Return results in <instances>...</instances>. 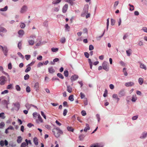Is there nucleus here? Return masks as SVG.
<instances>
[{"mask_svg": "<svg viewBox=\"0 0 147 147\" xmlns=\"http://www.w3.org/2000/svg\"><path fill=\"white\" fill-rule=\"evenodd\" d=\"M53 132L54 135L56 138L59 137L61 134H63V131L59 128H55L53 129Z\"/></svg>", "mask_w": 147, "mask_h": 147, "instance_id": "f257e3e1", "label": "nucleus"}, {"mask_svg": "<svg viewBox=\"0 0 147 147\" xmlns=\"http://www.w3.org/2000/svg\"><path fill=\"white\" fill-rule=\"evenodd\" d=\"M6 78L4 76H2L0 77V84L1 85H3L6 81Z\"/></svg>", "mask_w": 147, "mask_h": 147, "instance_id": "f03ea898", "label": "nucleus"}, {"mask_svg": "<svg viewBox=\"0 0 147 147\" xmlns=\"http://www.w3.org/2000/svg\"><path fill=\"white\" fill-rule=\"evenodd\" d=\"M14 105V107L12 109V110H18L19 109L20 107V105L19 103L17 102L13 104Z\"/></svg>", "mask_w": 147, "mask_h": 147, "instance_id": "7ed1b4c3", "label": "nucleus"}, {"mask_svg": "<svg viewBox=\"0 0 147 147\" xmlns=\"http://www.w3.org/2000/svg\"><path fill=\"white\" fill-rule=\"evenodd\" d=\"M0 48H1L4 53L5 56H7V53L8 52V50L6 47H3L1 46H0Z\"/></svg>", "mask_w": 147, "mask_h": 147, "instance_id": "20e7f679", "label": "nucleus"}, {"mask_svg": "<svg viewBox=\"0 0 147 147\" xmlns=\"http://www.w3.org/2000/svg\"><path fill=\"white\" fill-rule=\"evenodd\" d=\"M68 7V5L67 4H65L63 7L62 8V12L63 13H65L67 11Z\"/></svg>", "mask_w": 147, "mask_h": 147, "instance_id": "39448f33", "label": "nucleus"}, {"mask_svg": "<svg viewBox=\"0 0 147 147\" xmlns=\"http://www.w3.org/2000/svg\"><path fill=\"white\" fill-rule=\"evenodd\" d=\"M38 119L36 120V122L37 123H38L39 122H40L41 123L43 122V120L40 116V115L38 114Z\"/></svg>", "mask_w": 147, "mask_h": 147, "instance_id": "423d86ee", "label": "nucleus"}, {"mask_svg": "<svg viewBox=\"0 0 147 147\" xmlns=\"http://www.w3.org/2000/svg\"><path fill=\"white\" fill-rule=\"evenodd\" d=\"M27 7L26 6H23L21 8L20 12L22 13H23L25 12L27 10Z\"/></svg>", "mask_w": 147, "mask_h": 147, "instance_id": "0eeeda50", "label": "nucleus"}, {"mask_svg": "<svg viewBox=\"0 0 147 147\" xmlns=\"http://www.w3.org/2000/svg\"><path fill=\"white\" fill-rule=\"evenodd\" d=\"M102 65L104 69L106 71L108 70V68H107V64L106 62H104L103 63Z\"/></svg>", "mask_w": 147, "mask_h": 147, "instance_id": "6e6552de", "label": "nucleus"}, {"mask_svg": "<svg viewBox=\"0 0 147 147\" xmlns=\"http://www.w3.org/2000/svg\"><path fill=\"white\" fill-rule=\"evenodd\" d=\"M34 87L36 91H38V90L39 88V84L38 82H37L35 83Z\"/></svg>", "mask_w": 147, "mask_h": 147, "instance_id": "1a4fd4ad", "label": "nucleus"}, {"mask_svg": "<svg viewBox=\"0 0 147 147\" xmlns=\"http://www.w3.org/2000/svg\"><path fill=\"white\" fill-rule=\"evenodd\" d=\"M18 33L20 37L22 36L24 34V32L23 30H20Z\"/></svg>", "mask_w": 147, "mask_h": 147, "instance_id": "9d476101", "label": "nucleus"}, {"mask_svg": "<svg viewBox=\"0 0 147 147\" xmlns=\"http://www.w3.org/2000/svg\"><path fill=\"white\" fill-rule=\"evenodd\" d=\"M134 83L132 82H127L125 84V86L127 87L131 86L133 85Z\"/></svg>", "mask_w": 147, "mask_h": 147, "instance_id": "9b49d317", "label": "nucleus"}, {"mask_svg": "<svg viewBox=\"0 0 147 147\" xmlns=\"http://www.w3.org/2000/svg\"><path fill=\"white\" fill-rule=\"evenodd\" d=\"M90 129V127H89V125L88 123L86 124V127L84 129V131L85 132H87V130H89Z\"/></svg>", "mask_w": 147, "mask_h": 147, "instance_id": "f8f14e48", "label": "nucleus"}, {"mask_svg": "<svg viewBox=\"0 0 147 147\" xmlns=\"http://www.w3.org/2000/svg\"><path fill=\"white\" fill-rule=\"evenodd\" d=\"M72 88L69 86H67V90L69 93L72 92Z\"/></svg>", "mask_w": 147, "mask_h": 147, "instance_id": "ddd939ff", "label": "nucleus"}, {"mask_svg": "<svg viewBox=\"0 0 147 147\" xmlns=\"http://www.w3.org/2000/svg\"><path fill=\"white\" fill-rule=\"evenodd\" d=\"M78 78V76L76 75H74L72 76L71 78V80L72 81H74L76 80Z\"/></svg>", "mask_w": 147, "mask_h": 147, "instance_id": "4468645a", "label": "nucleus"}, {"mask_svg": "<svg viewBox=\"0 0 147 147\" xmlns=\"http://www.w3.org/2000/svg\"><path fill=\"white\" fill-rule=\"evenodd\" d=\"M0 32H7L6 30L4 28L0 26Z\"/></svg>", "mask_w": 147, "mask_h": 147, "instance_id": "2eb2a0df", "label": "nucleus"}, {"mask_svg": "<svg viewBox=\"0 0 147 147\" xmlns=\"http://www.w3.org/2000/svg\"><path fill=\"white\" fill-rule=\"evenodd\" d=\"M33 141L34 144L37 145L38 144V139L36 137H34L33 139Z\"/></svg>", "mask_w": 147, "mask_h": 147, "instance_id": "dca6fc26", "label": "nucleus"}, {"mask_svg": "<svg viewBox=\"0 0 147 147\" xmlns=\"http://www.w3.org/2000/svg\"><path fill=\"white\" fill-rule=\"evenodd\" d=\"M138 82L140 85H142L143 82V79L141 78H139Z\"/></svg>", "mask_w": 147, "mask_h": 147, "instance_id": "f3484780", "label": "nucleus"}, {"mask_svg": "<svg viewBox=\"0 0 147 147\" xmlns=\"http://www.w3.org/2000/svg\"><path fill=\"white\" fill-rule=\"evenodd\" d=\"M49 71L50 73H53L55 71V70L53 67H51L49 68Z\"/></svg>", "mask_w": 147, "mask_h": 147, "instance_id": "a211bd4d", "label": "nucleus"}, {"mask_svg": "<svg viewBox=\"0 0 147 147\" xmlns=\"http://www.w3.org/2000/svg\"><path fill=\"white\" fill-rule=\"evenodd\" d=\"M68 99L69 100L71 101H73L74 100V96L73 95H71L68 98Z\"/></svg>", "mask_w": 147, "mask_h": 147, "instance_id": "6ab92c4d", "label": "nucleus"}, {"mask_svg": "<svg viewBox=\"0 0 147 147\" xmlns=\"http://www.w3.org/2000/svg\"><path fill=\"white\" fill-rule=\"evenodd\" d=\"M73 1L72 0H65V1L66 2L69 3L71 5H73L74 4Z\"/></svg>", "mask_w": 147, "mask_h": 147, "instance_id": "aec40b11", "label": "nucleus"}, {"mask_svg": "<svg viewBox=\"0 0 147 147\" xmlns=\"http://www.w3.org/2000/svg\"><path fill=\"white\" fill-rule=\"evenodd\" d=\"M113 98H115L117 100V101L118 102L119 100V98H118L117 95L116 94H113Z\"/></svg>", "mask_w": 147, "mask_h": 147, "instance_id": "412c9836", "label": "nucleus"}, {"mask_svg": "<svg viewBox=\"0 0 147 147\" xmlns=\"http://www.w3.org/2000/svg\"><path fill=\"white\" fill-rule=\"evenodd\" d=\"M67 130L69 131H71L73 132L74 131V129L71 127L68 126L67 127Z\"/></svg>", "mask_w": 147, "mask_h": 147, "instance_id": "4be33fe9", "label": "nucleus"}, {"mask_svg": "<svg viewBox=\"0 0 147 147\" xmlns=\"http://www.w3.org/2000/svg\"><path fill=\"white\" fill-rule=\"evenodd\" d=\"M61 2V0H57L54 1L52 3L54 4H56L60 3Z\"/></svg>", "mask_w": 147, "mask_h": 147, "instance_id": "5701e85b", "label": "nucleus"}, {"mask_svg": "<svg viewBox=\"0 0 147 147\" xmlns=\"http://www.w3.org/2000/svg\"><path fill=\"white\" fill-rule=\"evenodd\" d=\"M140 67L141 68L145 70L146 69V67L143 64L141 63L140 65Z\"/></svg>", "mask_w": 147, "mask_h": 147, "instance_id": "b1692460", "label": "nucleus"}, {"mask_svg": "<svg viewBox=\"0 0 147 147\" xmlns=\"http://www.w3.org/2000/svg\"><path fill=\"white\" fill-rule=\"evenodd\" d=\"M7 9V6H5L4 8H1L0 10L2 11H6Z\"/></svg>", "mask_w": 147, "mask_h": 147, "instance_id": "393cba45", "label": "nucleus"}, {"mask_svg": "<svg viewBox=\"0 0 147 147\" xmlns=\"http://www.w3.org/2000/svg\"><path fill=\"white\" fill-rule=\"evenodd\" d=\"M90 147H100L98 144H96L91 145Z\"/></svg>", "mask_w": 147, "mask_h": 147, "instance_id": "a878e982", "label": "nucleus"}, {"mask_svg": "<svg viewBox=\"0 0 147 147\" xmlns=\"http://www.w3.org/2000/svg\"><path fill=\"white\" fill-rule=\"evenodd\" d=\"M22 138L21 136H20L18 137L17 142L18 143H20L21 142Z\"/></svg>", "mask_w": 147, "mask_h": 147, "instance_id": "bb28decb", "label": "nucleus"}, {"mask_svg": "<svg viewBox=\"0 0 147 147\" xmlns=\"http://www.w3.org/2000/svg\"><path fill=\"white\" fill-rule=\"evenodd\" d=\"M20 26L21 28H23L25 27L26 25L24 23L22 22H21L20 24Z\"/></svg>", "mask_w": 147, "mask_h": 147, "instance_id": "cd10ccee", "label": "nucleus"}, {"mask_svg": "<svg viewBox=\"0 0 147 147\" xmlns=\"http://www.w3.org/2000/svg\"><path fill=\"white\" fill-rule=\"evenodd\" d=\"M27 67V68L25 70V72L26 73L30 71L31 69L30 67H29V66H28Z\"/></svg>", "mask_w": 147, "mask_h": 147, "instance_id": "c85d7f7f", "label": "nucleus"}, {"mask_svg": "<svg viewBox=\"0 0 147 147\" xmlns=\"http://www.w3.org/2000/svg\"><path fill=\"white\" fill-rule=\"evenodd\" d=\"M7 89H12L13 88V84H10L8 85L7 87Z\"/></svg>", "mask_w": 147, "mask_h": 147, "instance_id": "c756f323", "label": "nucleus"}, {"mask_svg": "<svg viewBox=\"0 0 147 147\" xmlns=\"http://www.w3.org/2000/svg\"><path fill=\"white\" fill-rule=\"evenodd\" d=\"M64 76L67 77L68 76V72L67 70H65L64 71Z\"/></svg>", "mask_w": 147, "mask_h": 147, "instance_id": "7c9ffc66", "label": "nucleus"}, {"mask_svg": "<svg viewBox=\"0 0 147 147\" xmlns=\"http://www.w3.org/2000/svg\"><path fill=\"white\" fill-rule=\"evenodd\" d=\"M51 51L53 52H56L58 50V48H51Z\"/></svg>", "mask_w": 147, "mask_h": 147, "instance_id": "2f4dec72", "label": "nucleus"}, {"mask_svg": "<svg viewBox=\"0 0 147 147\" xmlns=\"http://www.w3.org/2000/svg\"><path fill=\"white\" fill-rule=\"evenodd\" d=\"M57 75L58 77L61 78L62 79H63L64 78L63 76L62 75L61 73H58Z\"/></svg>", "mask_w": 147, "mask_h": 147, "instance_id": "473e14b6", "label": "nucleus"}, {"mask_svg": "<svg viewBox=\"0 0 147 147\" xmlns=\"http://www.w3.org/2000/svg\"><path fill=\"white\" fill-rule=\"evenodd\" d=\"M0 117H1L2 119H4L5 118L3 113H0Z\"/></svg>", "mask_w": 147, "mask_h": 147, "instance_id": "72a5a7b5", "label": "nucleus"}, {"mask_svg": "<svg viewBox=\"0 0 147 147\" xmlns=\"http://www.w3.org/2000/svg\"><path fill=\"white\" fill-rule=\"evenodd\" d=\"M84 135H81L79 136V138L80 140H83L84 138Z\"/></svg>", "mask_w": 147, "mask_h": 147, "instance_id": "f704fd0d", "label": "nucleus"}, {"mask_svg": "<svg viewBox=\"0 0 147 147\" xmlns=\"http://www.w3.org/2000/svg\"><path fill=\"white\" fill-rule=\"evenodd\" d=\"M88 61L89 62V63L90 68L91 69H92V62H91V59H88Z\"/></svg>", "mask_w": 147, "mask_h": 147, "instance_id": "c9c22d12", "label": "nucleus"}, {"mask_svg": "<svg viewBox=\"0 0 147 147\" xmlns=\"http://www.w3.org/2000/svg\"><path fill=\"white\" fill-rule=\"evenodd\" d=\"M25 106L27 109L28 110L30 109L31 105L27 103L25 105Z\"/></svg>", "mask_w": 147, "mask_h": 147, "instance_id": "e433bc0d", "label": "nucleus"}, {"mask_svg": "<svg viewBox=\"0 0 147 147\" xmlns=\"http://www.w3.org/2000/svg\"><path fill=\"white\" fill-rule=\"evenodd\" d=\"M26 59L27 60H28L30 57V55H26L25 56Z\"/></svg>", "mask_w": 147, "mask_h": 147, "instance_id": "4c0bfd02", "label": "nucleus"}, {"mask_svg": "<svg viewBox=\"0 0 147 147\" xmlns=\"http://www.w3.org/2000/svg\"><path fill=\"white\" fill-rule=\"evenodd\" d=\"M3 102L4 104L7 105L9 104V101H7L6 100H4L3 101Z\"/></svg>", "mask_w": 147, "mask_h": 147, "instance_id": "58836bf2", "label": "nucleus"}, {"mask_svg": "<svg viewBox=\"0 0 147 147\" xmlns=\"http://www.w3.org/2000/svg\"><path fill=\"white\" fill-rule=\"evenodd\" d=\"M131 50L130 49H129L128 50L126 51V53L128 56H129L130 55Z\"/></svg>", "mask_w": 147, "mask_h": 147, "instance_id": "ea45409f", "label": "nucleus"}, {"mask_svg": "<svg viewBox=\"0 0 147 147\" xmlns=\"http://www.w3.org/2000/svg\"><path fill=\"white\" fill-rule=\"evenodd\" d=\"M5 125V124L4 122H2L0 123V128H3Z\"/></svg>", "mask_w": 147, "mask_h": 147, "instance_id": "a19ab883", "label": "nucleus"}, {"mask_svg": "<svg viewBox=\"0 0 147 147\" xmlns=\"http://www.w3.org/2000/svg\"><path fill=\"white\" fill-rule=\"evenodd\" d=\"M67 112V111L66 109H65L64 110L63 113V114L64 116H65L66 115Z\"/></svg>", "mask_w": 147, "mask_h": 147, "instance_id": "79ce46f5", "label": "nucleus"}, {"mask_svg": "<svg viewBox=\"0 0 147 147\" xmlns=\"http://www.w3.org/2000/svg\"><path fill=\"white\" fill-rule=\"evenodd\" d=\"M26 146H27V144L25 142L22 143L21 145V147H25Z\"/></svg>", "mask_w": 147, "mask_h": 147, "instance_id": "37998d69", "label": "nucleus"}, {"mask_svg": "<svg viewBox=\"0 0 147 147\" xmlns=\"http://www.w3.org/2000/svg\"><path fill=\"white\" fill-rule=\"evenodd\" d=\"M65 42V39L64 38H61V42L62 43H64Z\"/></svg>", "mask_w": 147, "mask_h": 147, "instance_id": "c03bdc74", "label": "nucleus"}, {"mask_svg": "<svg viewBox=\"0 0 147 147\" xmlns=\"http://www.w3.org/2000/svg\"><path fill=\"white\" fill-rule=\"evenodd\" d=\"M29 77V76L28 74H26L24 76V79L25 80H28Z\"/></svg>", "mask_w": 147, "mask_h": 147, "instance_id": "a18cd8bd", "label": "nucleus"}, {"mask_svg": "<svg viewBox=\"0 0 147 147\" xmlns=\"http://www.w3.org/2000/svg\"><path fill=\"white\" fill-rule=\"evenodd\" d=\"M26 91L27 92H29L30 91V87L28 86L26 87Z\"/></svg>", "mask_w": 147, "mask_h": 147, "instance_id": "49530a36", "label": "nucleus"}, {"mask_svg": "<svg viewBox=\"0 0 147 147\" xmlns=\"http://www.w3.org/2000/svg\"><path fill=\"white\" fill-rule=\"evenodd\" d=\"M29 43L30 45H32L34 44V42L33 40H30L29 41Z\"/></svg>", "mask_w": 147, "mask_h": 147, "instance_id": "de8ad7c7", "label": "nucleus"}, {"mask_svg": "<svg viewBox=\"0 0 147 147\" xmlns=\"http://www.w3.org/2000/svg\"><path fill=\"white\" fill-rule=\"evenodd\" d=\"M16 90L18 91H20V88L19 86L18 85H17L16 86Z\"/></svg>", "mask_w": 147, "mask_h": 147, "instance_id": "09e8293b", "label": "nucleus"}, {"mask_svg": "<svg viewBox=\"0 0 147 147\" xmlns=\"http://www.w3.org/2000/svg\"><path fill=\"white\" fill-rule=\"evenodd\" d=\"M81 114L82 116H84L86 115V113L85 111L83 110L81 111Z\"/></svg>", "mask_w": 147, "mask_h": 147, "instance_id": "8fccbe9b", "label": "nucleus"}, {"mask_svg": "<svg viewBox=\"0 0 147 147\" xmlns=\"http://www.w3.org/2000/svg\"><path fill=\"white\" fill-rule=\"evenodd\" d=\"M94 47L92 45H90L89 46V50L90 51L94 49Z\"/></svg>", "mask_w": 147, "mask_h": 147, "instance_id": "3c124183", "label": "nucleus"}, {"mask_svg": "<svg viewBox=\"0 0 147 147\" xmlns=\"http://www.w3.org/2000/svg\"><path fill=\"white\" fill-rule=\"evenodd\" d=\"M18 55L20 57H21L22 59L24 58V56L22 54L18 52Z\"/></svg>", "mask_w": 147, "mask_h": 147, "instance_id": "603ef678", "label": "nucleus"}, {"mask_svg": "<svg viewBox=\"0 0 147 147\" xmlns=\"http://www.w3.org/2000/svg\"><path fill=\"white\" fill-rule=\"evenodd\" d=\"M8 92V91L7 90H5L4 91H3L1 92V94H6Z\"/></svg>", "mask_w": 147, "mask_h": 147, "instance_id": "864d4df0", "label": "nucleus"}, {"mask_svg": "<svg viewBox=\"0 0 147 147\" xmlns=\"http://www.w3.org/2000/svg\"><path fill=\"white\" fill-rule=\"evenodd\" d=\"M84 55H85V57L87 58H88L89 56V53L87 52L84 53Z\"/></svg>", "mask_w": 147, "mask_h": 147, "instance_id": "5fc2aeb1", "label": "nucleus"}, {"mask_svg": "<svg viewBox=\"0 0 147 147\" xmlns=\"http://www.w3.org/2000/svg\"><path fill=\"white\" fill-rule=\"evenodd\" d=\"M41 115H42V116H43V117L45 119H46V116L44 114V112H43L42 111H41Z\"/></svg>", "mask_w": 147, "mask_h": 147, "instance_id": "6e6d98bb", "label": "nucleus"}, {"mask_svg": "<svg viewBox=\"0 0 147 147\" xmlns=\"http://www.w3.org/2000/svg\"><path fill=\"white\" fill-rule=\"evenodd\" d=\"M136 100V98L134 96H132V101L133 102H135Z\"/></svg>", "mask_w": 147, "mask_h": 147, "instance_id": "4d7b16f0", "label": "nucleus"}, {"mask_svg": "<svg viewBox=\"0 0 147 147\" xmlns=\"http://www.w3.org/2000/svg\"><path fill=\"white\" fill-rule=\"evenodd\" d=\"M107 90H105L104 93V94L103 96L104 97H105L107 96Z\"/></svg>", "mask_w": 147, "mask_h": 147, "instance_id": "13d9d810", "label": "nucleus"}, {"mask_svg": "<svg viewBox=\"0 0 147 147\" xmlns=\"http://www.w3.org/2000/svg\"><path fill=\"white\" fill-rule=\"evenodd\" d=\"M43 63L41 62H39L37 65V67H40L41 66L43 65Z\"/></svg>", "mask_w": 147, "mask_h": 147, "instance_id": "bf43d9fd", "label": "nucleus"}, {"mask_svg": "<svg viewBox=\"0 0 147 147\" xmlns=\"http://www.w3.org/2000/svg\"><path fill=\"white\" fill-rule=\"evenodd\" d=\"M63 105L64 107H68L67 103L66 101H64L63 102Z\"/></svg>", "mask_w": 147, "mask_h": 147, "instance_id": "052dcab7", "label": "nucleus"}, {"mask_svg": "<svg viewBox=\"0 0 147 147\" xmlns=\"http://www.w3.org/2000/svg\"><path fill=\"white\" fill-rule=\"evenodd\" d=\"M4 142L3 140H1L0 142V144L1 146H3L4 145Z\"/></svg>", "mask_w": 147, "mask_h": 147, "instance_id": "680f3d73", "label": "nucleus"}, {"mask_svg": "<svg viewBox=\"0 0 147 147\" xmlns=\"http://www.w3.org/2000/svg\"><path fill=\"white\" fill-rule=\"evenodd\" d=\"M80 97L81 98H83L85 97V96L84 94H83L82 92H81L80 93Z\"/></svg>", "mask_w": 147, "mask_h": 147, "instance_id": "e2e57ef3", "label": "nucleus"}, {"mask_svg": "<svg viewBox=\"0 0 147 147\" xmlns=\"http://www.w3.org/2000/svg\"><path fill=\"white\" fill-rule=\"evenodd\" d=\"M8 68L9 69H11L12 68V65L11 63H9L8 64Z\"/></svg>", "mask_w": 147, "mask_h": 147, "instance_id": "0e129e2a", "label": "nucleus"}, {"mask_svg": "<svg viewBox=\"0 0 147 147\" xmlns=\"http://www.w3.org/2000/svg\"><path fill=\"white\" fill-rule=\"evenodd\" d=\"M84 104L85 105H87L88 104V100L87 98H85L84 101Z\"/></svg>", "mask_w": 147, "mask_h": 147, "instance_id": "69168bd1", "label": "nucleus"}, {"mask_svg": "<svg viewBox=\"0 0 147 147\" xmlns=\"http://www.w3.org/2000/svg\"><path fill=\"white\" fill-rule=\"evenodd\" d=\"M111 24L112 25H114L115 23V21L113 19H111Z\"/></svg>", "mask_w": 147, "mask_h": 147, "instance_id": "338daca9", "label": "nucleus"}, {"mask_svg": "<svg viewBox=\"0 0 147 147\" xmlns=\"http://www.w3.org/2000/svg\"><path fill=\"white\" fill-rule=\"evenodd\" d=\"M142 30H143L144 32H147V28L146 27H144Z\"/></svg>", "mask_w": 147, "mask_h": 147, "instance_id": "774afa93", "label": "nucleus"}]
</instances>
